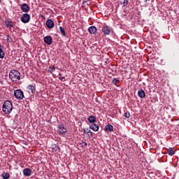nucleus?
<instances>
[{
    "label": "nucleus",
    "mask_w": 179,
    "mask_h": 179,
    "mask_svg": "<svg viewBox=\"0 0 179 179\" xmlns=\"http://www.w3.org/2000/svg\"><path fill=\"white\" fill-rule=\"evenodd\" d=\"M6 26L8 27V29H10V30L12 29V27H13V21H6Z\"/></svg>",
    "instance_id": "nucleus-16"
},
{
    "label": "nucleus",
    "mask_w": 179,
    "mask_h": 179,
    "mask_svg": "<svg viewBox=\"0 0 179 179\" xmlns=\"http://www.w3.org/2000/svg\"><path fill=\"white\" fill-rule=\"evenodd\" d=\"M124 117H125V118H129V117H131V113H129L128 111H127V112L124 113Z\"/></svg>",
    "instance_id": "nucleus-25"
},
{
    "label": "nucleus",
    "mask_w": 179,
    "mask_h": 179,
    "mask_svg": "<svg viewBox=\"0 0 179 179\" xmlns=\"http://www.w3.org/2000/svg\"><path fill=\"white\" fill-rule=\"evenodd\" d=\"M58 128L59 129L57 130V134H59L62 136L65 135L66 132H68V130L66 129L65 126H64V124H59L58 126Z\"/></svg>",
    "instance_id": "nucleus-4"
},
{
    "label": "nucleus",
    "mask_w": 179,
    "mask_h": 179,
    "mask_svg": "<svg viewBox=\"0 0 179 179\" xmlns=\"http://www.w3.org/2000/svg\"><path fill=\"white\" fill-rule=\"evenodd\" d=\"M14 96L18 100H22L23 99V97H24V94H23V91H22V90H16L14 91Z\"/></svg>",
    "instance_id": "nucleus-3"
},
{
    "label": "nucleus",
    "mask_w": 179,
    "mask_h": 179,
    "mask_svg": "<svg viewBox=\"0 0 179 179\" xmlns=\"http://www.w3.org/2000/svg\"><path fill=\"white\" fill-rule=\"evenodd\" d=\"M44 43L48 44V45H51V44H52V37H51V36H45Z\"/></svg>",
    "instance_id": "nucleus-8"
},
{
    "label": "nucleus",
    "mask_w": 179,
    "mask_h": 179,
    "mask_svg": "<svg viewBox=\"0 0 179 179\" xmlns=\"http://www.w3.org/2000/svg\"><path fill=\"white\" fill-rule=\"evenodd\" d=\"M87 135L88 138H92V136H93V132H92V131H90L89 129H87Z\"/></svg>",
    "instance_id": "nucleus-24"
},
{
    "label": "nucleus",
    "mask_w": 179,
    "mask_h": 179,
    "mask_svg": "<svg viewBox=\"0 0 179 179\" xmlns=\"http://www.w3.org/2000/svg\"><path fill=\"white\" fill-rule=\"evenodd\" d=\"M2 110L4 114H10L12 110H13L12 102L10 101H5L2 106Z\"/></svg>",
    "instance_id": "nucleus-1"
},
{
    "label": "nucleus",
    "mask_w": 179,
    "mask_h": 179,
    "mask_svg": "<svg viewBox=\"0 0 179 179\" xmlns=\"http://www.w3.org/2000/svg\"><path fill=\"white\" fill-rule=\"evenodd\" d=\"M5 57V52L2 50V48H0V58L2 59Z\"/></svg>",
    "instance_id": "nucleus-23"
},
{
    "label": "nucleus",
    "mask_w": 179,
    "mask_h": 179,
    "mask_svg": "<svg viewBox=\"0 0 179 179\" xmlns=\"http://www.w3.org/2000/svg\"><path fill=\"white\" fill-rule=\"evenodd\" d=\"M1 177L3 179H9V178H10V175L8 172H3L1 174Z\"/></svg>",
    "instance_id": "nucleus-17"
},
{
    "label": "nucleus",
    "mask_w": 179,
    "mask_h": 179,
    "mask_svg": "<svg viewBox=\"0 0 179 179\" xmlns=\"http://www.w3.org/2000/svg\"><path fill=\"white\" fill-rule=\"evenodd\" d=\"M9 79L12 82H16V80H20V72L17 70H11L9 73Z\"/></svg>",
    "instance_id": "nucleus-2"
},
{
    "label": "nucleus",
    "mask_w": 179,
    "mask_h": 179,
    "mask_svg": "<svg viewBox=\"0 0 179 179\" xmlns=\"http://www.w3.org/2000/svg\"><path fill=\"white\" fill-rule=\"evenodd\" d=\"M50 73H52V72L54 71H55V66H52V67H50Z\"/></svg>",
    "instance_id": "nucleus-26"
},
{
    "label": "nucleus",
    "mask_w": 179,
    "mask_h": 179,
    "mask_svg": "<svg viewBox=\"0 0 179 179\" xmlns=\"http://www.w3.org/2000/svg\"><path fill=\"white\" fill-rule=\"evenodd\" d=\"M90 128L92 129L94 132H97L99 131V124L92 123L90 126Z\"/></svg>",
    "instance_id": "nucleus-15"
},
{
    "label": "nucleus",
    "mask_w": 179,
    "mask_h": 179,
    "mask_svg": "<svg viewBox=\"0 0 179 179\" xmlns=\"http://www.w3.org/2000/svg\"><path fill=\"white\" fill-rule=\"evenodd\" d=\"M0 3H1V0H0Z\"/></svg>",
    "instance_id": "nucleus-33"
},
{
    "label": "nucleus",
    "mask_w": 179,
    "mask_h": 179,
    "mask_svg": "<svg viewBox=\"0 0 179 179\" xmlns=\"http://www.w3.org/2000/svg\"><path fill=\"white\" fill-rule=\"evenodd\" d=\"M81 145H83V148H86V146H87V143L82 141Z\"/></svg>",
    "instance_id": "nucleus-28"
},
{
    "label": "nucleus",
    "mask_w": 179,
    "mask_h": 179,
    "mask_svg": "<svg viewBox=\"0 0 179 179\" xmlns=\"http://www.w3.org/2000/svg\"><path fill=\"white\" fill-rule=\"evenodd\" d=\"M138 97H141V99H145V97H146V94L143 90H139L138 91Z\"/></svg>",
    "instance_id": "nucleus-13"
},
{
    "label": "nucleus",
    "mask_w": 179,
    "mask_h": 179,
    "mask_svg": "<svg viewBox=\"0 0 179 179\" xmlns=\"http://www.w3.org/2000/svg\"><path fill=\"white\" fill-rule=\"evenodd\" d=\"M28 89L31 92V93H34V92H36V87H34V85H29Z\"/></svg>",
    "instance_id": "nucleus-22"
},
{
    "label": "nucleus",
    "mask_w": 179,
    "mask_h": 179,
    "mask_svg": "<svg viewBox=\"0 0 179 179\" xmlns=\"http://www.w3.org/2000/svg\"><path fill=\"white\" fill-rule=\"evenodd\" d=\"M59 79H60V80H62V82H65V80H66L65 79V77H62V76H61V73H59Z\"/></svg>",
    "instance_id": "nucleus-27"
},
{
    "label": "nucleus",
    "mask_w": 179,
    "mask_h": 179,
    "mask_svg": "<svg viewBox=\"0 0 179 179\" xmlns=\"http://www.w3.org/2000/svg\"><path fill=\"white\" fill-rule=\"evenodd\" d=\"M128 0H124V1H123V5H124V6H127V5H128Z\"/></svg>",
    "instance_id": "nucleus-29"
},
{
    "label": "nucleus",
    "mask_w": 179,
    "mask_h": 179,
    "mask_svg": "<svg viewBox=\"0 0 179 179\" xmlns=\"http://www.w3.org/2000/svg\"><path fill=\"white\" fill-rule=\"evenodd\" d=\"M20 6L21 8V10L24 12V13H27V12L30 10V6L26 3L20 4Z\"/></svg>",
    "instance_id": "nucleus-6"
},
{
    "label": "nucleus",
    "mask_w": 179,
    "mask_h": 179,
    "mask_svg": "<svg viewBox=\"0 0 179 179\" xmlns=\"http://www.w3.org/2000/svg\"><path fill=\"white\" fill-rule=\"evenodd\" d=\"M46 26L48 29H54V26H55V24H54V21L50 19L46 21Z\"/></svg>",
    "instance_id": "nucleus-10"
},
{
    "label": "nucleus",
    "mask_w": 179,
    "mask_h": 179,
    "mask_svg": "<svg viewBox=\"0 0 179 179\" xmlns=\"http://www.w3.org/2000/svg\"><path fill=\"white\" fill-rule=\"evenodd\" d=\"M20 20L22 23H29L30 22V15L27 13L23 14Z\"/></svg>",
    "instance_id": "nucleus-5"
},
{
    "label": "nucleus",
    "mask_w": 179,
    "mask_h": 179,
    "mask_svg": "<svg viewBox=\"0 0 179 179\" xmlns=\"http://www.w3.org/2000/svg\"><path fill=\"white\" fill-rule=\"evenodd\" d=\"M7 41L10 43V41H12V38L10 36H7Z\"/></svg>",
    "instance_id": "nucleus-30"
},
{
    "label": "nucleus",
    "mask_w": 179,
    "mask_h": 179,
    "mask_svg": "<svg viewBox=\"0 0 179 179\" xmlns=\"http://www.w3.org/2000/svg\"><path fill=\"white\" fill-rule=\"evenodd\" d=\"M167 152L169 156H174V155H176V152H174V149L173 148H169L167 149Z\"/></svg>",
    "instance_id": "nucleus-18"
},
{
    "label": "nucleus",
    "mask_w": 179,
    "mask_h": 179,
    "mask_svg": "<svg viewBox=\"0 0 179 179\" xmlns=\"http://www.w3.org/2000/svg\"><path fill=\"white\" fill-rule=\"evenodd\" d=\"M88 122H89L90 124H93V122H96V117H94V116H93V115L89 116V117H88Z\"/></svg>",
    "instance_id": "nucleus-20"
},
{
    "label": "nucleus",
    "mask_w": 179,
    "mask_h": 179,
    "mask_svg": "<svg viewBox=\"0 0 179 179\" xmlns=\"http://www.w3.org/2000/svg\"><path fill=\"white\" fill-rule=\"evenodd\" d=\"M105 131L106 132H113L114 131V127L111 124H107L105 126Z\"/></svg>",
    "instance_id": "nucleus-14"
},
{
    "label": "nucleus",
    "mask_w": 179,
    "mask_h": 179,
    "mask_svg": "<svg viewBox=\"0 0 179 179\" xmlns=\"http://www.w3.org/2000/svg\"><path fill=\"white\" fill-rule=\"evenodd\" d=\"M59 29L60 30V33L62 36H63V37H66V32L65 31V29H64V27H59Z\"/></svg>",
    "instance_id": "nucleus-21"
},
{
    "label": "nucleus",
    "mask_w": 179,
    "mask_h": 179,
    "mask_svg": "<svg viewBox=\"0 0 179 179\" xmlns=\"http://www.w3.org/2000/svg\"><path fill=\"white\" fill-rule=\"evenodd\" d=\"M83 131H84V133H85V134H87V129H84Z\"/></svg>",
    "instance_id": "nucleus-31"
},
{
    "label": "nucleus",
    "mask_w": 179,
    "mask_h": 179,
    "mask_svg": "<svg viewBox=\"0 0 179 179\" xmlns=\"http://www.w3.org/2000/svg\"><path fill=\"white\" fill-rule=\"evenodd\" d=\"M102 33L106 36H110L111 34V27L108 26H104L102 28Z\"/></svg>",
    "instance_id": "nucleus-7"
},
{
    "label": "nucleus",
    "mask_w": 179,
    "mask_h": 179,
    "mask_svg": "<svg viewBox=\"0 0 179 179\" xmlns=\"http://www.w3.org/2000/svg\"><path fill=\"white\" fill-rule=\"evenodd\" d=\"M33 171H31V169H29V168H25L23 169V175L25 177H30V176H31Z\"/></svg>",
    "instance_id": "nucleus-9"
},
{
    "label": "nucleus",
    "mask_w": 179,
    "mask_h": 179,
    "mask_svg": "<svg viewBox=\"0 0 179 179\" xmlns=\"http://www.w3.org/2000/svg\"><path fill=\"white\" fill-rule=\"evenodd\" d=\"M52 150L53 153H58L60 152L59 147L57 144H52Z\"/></svg>",
    "instance_id": "nucleus-12"
},
{
    "label": "nucleus",
    "mask_w": 179,
    "mask_h": 179,
    "mask_svg": "<svg viewBox=\"0 0 179 179\" xmlns=\"http://www.w3.org/2000/svg\"><path fill=\"white\" fill-rule=\"evenodd\" d=\"M148 1H150V0H144V2L146 3V2H148Z\"/></svg>",
    "instance_id": "nucleus-32"
},
{
    "label": "nucleus",
    "mask_w": 179,
    "mask_h": 179,
    "mask_svg": "<svg viewBox=\"0 0 179 179\" xmlns=\"http://www.w3.org/2000/svg\"><path fill=\"white\" fill-rule=\"evenodd\" d=\"M88 31L90 34H96V33H97V28L94 26L90 27L88 28Z\"/></svg>",
    "instance_id": "nucleus-11"
},
{
    "label": "nucleus",
    "mask_w": 179,
    "mask_h": 179,
    "mask_svg": "<svg viewBox=\"0 0 179 179\" xmlns=\"http://www.w3.org/2000/svg\"><path fill=\"white\" fill-rule=\"evenodd\" d=\"M112 83L115 85V86L120 87V80H118V78H113Z\"/></svg>",
    "instance_id": "nucleus-19"
}]
</instances>
